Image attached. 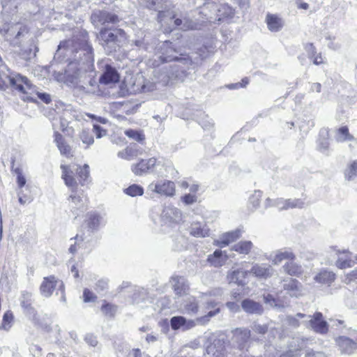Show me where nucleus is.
Listing matches in <instances>:
<instances>
[{"mask_svg":"<svg viewBox=\"0 0 357 357\" xmlns=\"http://www.w3.org/2000/svg\"><path fill=\"white\" fill-rule=\"evenodd\" d=\"M98 38L105 48L115 50L117 43L126 38V33L123 29L113 26L102 27L98 35Z\"/></svg>","mask_w":357,"mask_h":357,"instance_id":"obj_1","label":"nucleus"},{"mask_svg":"<svg viewBox=\"0 0 357 357\" xmlns=\"http://www.w3.org/2000/svg\"><path fill=\"white\" fill-rule=\"evenodd\" d=\"M162 54L160 56V59L162 63H167L171 61H179L184 66H188L192 63L191 58L189 56H183V54L176 49L172 43L165 41L162 46Z\"/></svg>","mask_w":357,"mask_h":357,"instance_id":"obj_2","label":"nucleus"},{"mask_svg":"<svg viewBox=\"0 0 357 357\" xmlns=\"http://www.w3.org/2000/svg\"><path fill=\"white\" fill-rule=\"evenodd\" d=\"M91 20L95 26L109 27L110 24H117L119 22V18L112 13L98 10L93 12Z\"/></svg>","mask_w":357,"mask_h":357,"instance_id":"obj_3","label":"nucleus"},{"mask_svg":"<svg viewBox=\"0 0 357 357\" xmlns=\"http://www.w3.org/2000/svg\"><path fill=\"white\" fill-rule=\"evenodd\" d=\"M61 169H62V178L64 180L65 184L70 188L72 193L77 192V183L74 178V173L67 165H61ZM72 202L77 205L82 201V198L79 195L75 194H71L69 197Z\"/></svg>","mask_w":357,"mask_h":357,"instance_id":"obj_4","label":"nucleus"},{"mask_svg":"<svg viewBox=\"0 0 357 357\" xmlns=\"http://www.w3.org/2000/svg\"><path fill=\"white\" fill-rule=\"evenodd\" d=\"M0 79L6 86H16V89H24V87L30 89L32 86L31 82L28 77L19 73H11Z\"/></svg>","mask_w":357,"mask_h":357,"instance_id":"obj_5","label":"nucleus"},{"mask_svg":"<svg viewBox=\"0 0 357 357\" xmlns=\"http://www.w3.org/2000/svg\"><path fill=\"white\" fill-rule=\"evenodd\" d=\"M168 0H143V5L150 10L158 11V20L160 22L165 21V17L167 13L170 18H172L170 11L165 10L167 8Z\"/></svg>","mask_w":357,"mask_h":357,"instance_id":"obj_6","label":"nucleus"},{"mask_svg":"<svg viewBox=\"0 0 357 357\" xmlns=\"http://www.w3.org/2000/svg\"><path fill=\"white\" fill-rule=\"evenodd\" d=\"M170 14L172 18H170L169 15L166 13L165 19L168 17L171 20H174V24L175 27L178 28L183 31L199 29H200L202 24L204 22V21H202V23L193 21L188 15H185L183 16L182 15L181 17L175 18V16L173 15L171 12Z\"/></svg>","mask_w":357,"mask_h":357,"instance_id":"obj_7","label":"nucleus"},{"mask_svg":"<svg viewBox=\"0 0 357 357\" xmlns=\"http://www.w3.org/2000/svg\"><path fill=\"white\" fill-rule=\"evenodd\" d=\"M232 333V340L236 347L241 350L246 349L250 338V331L245 328H238Z\"/></svg>","mask_w":357,"mask_h":357,"instance_id":"obj_8","label":"nucleus"},{"mask_svg":"<svg viewBox=\"0 0 357 357\" xmlns=\"http://www.w3.org/2000/svg\"><path fill=\"white\" fill-rule=\"evenodd\" d=\"M160 218L164 224L178 223L182 220V213L174 206H167L163 208Z\"/></svg>","mask_w":357,"mask_h":357,"instance_id":"obj_9","label":"nucleus"},{"mask_svg":"<svg viewBox=\"0 0 357 357\" xmlns=\"http://www.w3.org/2000/svg\"><path fill=\"white\" fill-rule=\"evenodd\" d=\"M155 165L156 159L155 158L147 160L142 159L138 163L132 165L131 169L135 175L142 176L153 172Z\"/></svg>","mask_w":357,"mask_h":357,"instance_id":"obj_10","label":"nucleus"},{"mask_svg":"<svg viewBox=\"0 0 357 357\" xmlns=\"http://www.w3.org/2000/svg\"><path fill=\"white\" fill-rule=\"evenodd\" d=\"M120 81V75L117 70L109 64H105L104 70L99 78V83L104 85L118 83Z\"/></svg>","mask_w":357,"mask_h":357,"instance_id":"obj_11","label":"nucleus"},{"mask_svg":"<svg viewBox=\"0 0 357 357\" xmlns=\"http://www.w3.org/2000/svg\"><path fill=\"white\" fill-rule=\"evenodd\" d=\"M111 108L114 110H120L126 115H131L136 113L141 105L140 102L132 100L119 101L110 102Z\"/></svg>","mask_w":357,"mask_h":357,"instance_id":"obj_12","label":"nucleus"},{"mask_svg":"<svg viewBox=\"0 0 357 357\" xmlns=\"http://www.w3.org/2000/svg\"><path fill=\"white\" fill-rule=\"evenodd\" d=\"M149 188L153 192L166 196H173L175 192V185L170 181H160L156 183H151Z\"/></svg>","mask_w":357,"mask_h":357,"instance_id":"obj_13","label":"nucleus"},{"mask_svg":"<svg viewBox=\"0 0 357 357\" xmlns=\"http://www.w3.org/2000/svg\"><path fill=\"white\" fill-rule=\"evenodd\" d=\"M286 321L289 326L293 328H298L301 325L307 328L312 327V318L310 315L305 314L297 313L295 316H287Z\"/></svg>","mask_w":357,"mask_h":357,"instance_id":"obj_14","label":"nucleus"},{"mask_svg":"<svg viewBox=\"0 0 357 357\" xmlns=\"http://www.w3.org/2000/svg\"><path fill=\"white\" fill-rule=\"evenodd\" d=\"M220 312V308L213 311L208 312L205 315L197 318L196 319H186L184 323L183 330H189L197 325H205L210 321V319Z\"/></svg>","mask_w":357,"mask_h":357,"instance_id":"obj_15","label":"nucleus"},{"mask_svg":"<svg viewBox=\"0 0 357 357\" xmlns=\"http://www.w3.org/2000/svg\"><path fill=\"white\" fill-rule=\"evenodd\" d=\"M250 274L259 278L267 279L273 274V269L268 264H255L250 270Z\"/></svg>","mask_w":357,"mask_h":357,"instance_id":"obj_16","label":"nucleus"},{"mask_svg":"<svg viewBox=\"0 0 357 357\" xmlns=\"http://www.w3.org/2000/svg\"><path fill=\"white\" fill-rule=\"evenodd\" d=\"M241 308L247 314L261 315L264 312L263 305L252 299L245 298L241 302Z\"/></svg>","mask_w":357,"mask_h":357,"instance_id":"obj_17","label":"nucleus"},{"mask_svg":"<svg viewBox=\"0 0 357 357\" xmlns=\"http://www.w3.org/2000/svg\"><path fill=\"white\" fill-rule=\"evenodd\" d=\"M335 342L341 351L344 354H351L357 349L356 342L345 336L338 337Z\"/></svg>","mask_w":357,"mask_h":357,"instance_id":"obj_18","label":"nucleus"},{"mask_svg":"<svg viewBox=\"0 0 357 357\" xmlns=\"http://www.w3.org/2000/svg\"><path fill=\"white\" fill-rule=\"evenodd\" d=\"M241 236V231L237 229L223 234L219 239L215 240L213 245L224 248L228 245L230 243L235 241Z\"/></svg>","mask_w":357,"mask_h":357,"instance_id":"obj_19","label":"nucleus"},{"mask_svg":"<svg viewBox=\"0 0 357 357\" xmlns=\"http://www.w3.org/2000/svg\"><path fill=\"white\" fill-rule=\"evenodd\" d=\"M171 282L176 294L182 296L188 294L189 285L185 278L181 276H174Z\"/></svg>","mask_w":357,"mask_h":357,"instance_id":"obj_20","label":"nucleus"},{"mask_svg":"<svg viewBox=\"0 0 357 357\" xmlns=\"http://www.w3.org/2000/svg\"><path fill=\"white\" fill-rule=\"evenodd\" d=\"M294 254L290 250L287 249H281L271 255V261L275 265L280 264L284 260L290 261L294 260Z\"/></svg>","mask_w":357,"mask_h":357,"instance_id":"obj_21","label":"nucleus"},{"mask_svg":"<svg viewBox=\"0 0 357 357\" xmlns=\"http://www.w3.org/2000/svg\"><path fill=\"white\" fill-rule=\"evenodd\" d=\"M191 236L197 238H204L210 236V230L206 225L199 222H192L188 228Z\"/></svg>","mask_w":357,"mask_h":357,"instance_id":"obj_22","label":"nucleus"},{"mask_svg":"<svg viewBox=\"0 0 357 357\" xmlns=\"http://www.w3.org/2000/svg\"><path fill=\"white\" fill-rule=\"evenodd\" d=\"M329 331V325L327 321L324 319L323 314L321 312L314 313V331L325 335Z\"/></svg>","mask_w":357,"mask_h":357,"instance_id":"obj_23","label":"nucleus"},{"mask_svg":"<svg viewBox=\"0 0 357 357\" xmlns=\"http://www.w3.org/2000/svg\"><path fill=\"white\" fill-rule=\"evenodd\" d=\"M57 282L53 275L44 278L40 287L41 294L45 297H50L52 294Z\"/></svg>","mask_w":357,"mask_h":357,"instance_id":"obj_24","label":"nucleus"},{"mask_svg":"<svg viewBox=\"0 0 357 357\" xmlns=\"http://www.w3.org/2000/svg\"><path fill=\"white\" fill-rule=\"evenodd\" d=\"M228 257L225 252L220 250H216L212 255H209L207 261L214 267H221L227 261Z\"/></svg>","mask_w":357,"mask_h":357,"instance_id":"obj_25","label":"nucleus"},{"mask_svg":"<svg viewBox=\"0 0 357 357\" xmlns=\"http://www.w3.org/2000/svg\"><path fill=\"white\" fill-rule=\"evenodd\" d=\"M199 310V301L194 296L188 297L183 304L184 313L190 315H196Z\"/></svg>","mask_w":357,"mask_h":357,"instance_id":"obj_26","label":"nucleus"},{"mask_svg":"<svg viewBox=\"0 0 357 357\" xmlns=\"http://www.w3.org/2000/svg\"><path fill=\"white\" fill-rule=\"evenodd\" d=\"M142 154V149L139 148L135 144H130L125 149L118 153V156L121 158L131 160L139 155Z\"/></svg>","mask_w":357,"mask_h":357,"instance_id":"obj_27","label":"nucleus"},{"mask_svg":"<svg viewBox=\"0 0 357 357\" xmlns=\"http://www.w3.org/2000/svg\"><path fill=\"white\" fill-rule=\"evenodd\" d=\"M275 202H277L276 206L281 210H287L288 208H303L305 205L304 202L300 199L285 200L283 199H278Z\"/></svg>","mask_w":357,"mask_h":357,"instance_id":"obj_28","label":"nucleus"},{"mask_svg":"<svg viewBox=\"0 0 357 357\" xmlns=\"http://www.w3.org/2000/svg\"><path fill=\"white\" fill-rule=\"evenodd\" d=\"M54 142L61 155L67 158L72 157L71 147L64 140L63 136L58 132H54Z\"/></svg>","mask_w":357,"mask_h":357,"instance_id":"obj_29","label":"nucleus"},{"mask_svg":"<svg viewBox=\"0 0 357 357\" xmlns=\"http://www.w3.org/2000/svg\"><path fill=\"white\" fill-rule=\"evenodd\" d=\"M248 274H250V271L237 269L228 273L227 279L229 282H234L239 285H243L244 284V280L246 278Z\"/></svg>","mask_w":357,"mask_h":357,"instance_id":"obj_30","label":"nucleus"},{"mask_svg":"<svg viewBox=\"0 0 357 357\" xmlns=\"http://www.w3.org/2000/svg\"><path fill=\"white\" fill-rule=\"evenodd\" d=\"M211 52V51L206 46L204 45L201 47L197 50V52L195 53V54L197 55L196 56H189V58L192 59V63L191 64H188V66H186L188 68H190V66H192V68H194L195 66H198L203 59L207 58L210 55Z\"/></svg>","mask_w":357,"mask_h":357,"instance_id":"obj_31","label":"nucleus"},{"mask_svg":"<svg viewBox=\"0 0 357 357\" xmlns=\"http://www.w3.org/2000/svg\"><path fill=\"white\" fill-rule=\"evenodd\" d=\"M284 289L287 291V294L291 297H298L301 295L298 282L296 280L289 279L284 281Z\"/></svg>","mask_w":357,"mask_h":357,"instance_id":"obj_32","label":"nucleus"},{"mask_svg":"<svg viewBox=\"0 0 357 357\" xmlns=\"http://www.w3.org/2000/svg\"><path fill=\"white\" fill-rule=\"evenodd\" d=\"M266 21L268 29L271 31H278L283 26L282 19L276 15L268 14L266 17Z\"/></svg>","mask_w":357,"mask_h":357,"instance_id":"obj_33","label":"nucleus"},{"mask_svg":"<svg viewBox=\"0 0 357 357\" xmlns=\"http://www.w3.org/2000/svg\"><path fill=\"white\" fill-rule=\"evenodd\" d=\"M314 279L321 284L330 285L335 280V275L332 271L323 270L316 275Z\"/></svg>","mask_w":357,"mask_h":357,"instance_id":"obj_34","label":"nucleus"},{"mask_svg":"<svg viewBox=\"0 0 357 357\" xmlns=\"http://www.w3.org/2000/svg\"><path fill=\"white\" fill-rule=\"evenodd\" d=\"M282 269L286 273L292 276H298L303 272L302 267L295 263L294 260L285 263Z\"/></svg>","mask_w":357,"mask_h":357,"instance_id":"obj_35","label":"nucleus"},{"mask_svg":"<svg viewBox=\"0 0 357 357\" xmlns=\"http://www.w3.org/2000/svg\"><path fill=\"white\" fill-rule=\"evenodd\" d=\"M15 29L17 30V31L14 38L11 40V44L14 46L20 47L22 41L28 34L29 29L26 26L20 25L19 27H16Z\"/></svg>","mask_w":357,"mask_h":357,"instance_id":"obj_36","label":"nucleus"},{"mask_svg":"<svg viewBox=\"0 0 357 357\" xmlns=\"http://www.w3.org/2000/svg\"><path fill=\"white\" fill-rule=\"evenodd\" d=\"M77 117L75 111H73L71 108L65 109L63 114L61 118V129L62 131L65 132L66 130L70 120L73 119H77Z\"/></svg>","mask_w":357,"mask_h":357,"instance_id":"obj_37","label":"nucleus"},{"mask_svg":"<svg viewBox=\"0 0 357 357\" xmlns=\"http://www.w3.org/2000/svg\"><path fill=\"white\" fill-rule=\"evenodd\" d=\"M337 140L340 142L354 141L355 137L350 133L348 126H343L336 130Z\"/></svg>","mask_w":357,"mask_h":357,"instance_id":"obj_38","label":"nucleus"},{"mask_svg":"<svg viewBox=\"0 0 357 357\" xmlns=\"http://www.w3.org/2000/svg\"><path fill=\"white\" fill-rule=\"evenodd\" d=\"M252 243L250 241H241L232 246L231 250L240 254L248 255L252 248Z\"/></svg>","mask_w":357,"mask_h":357,"instance_id":"obj_39","label":"nucleus"},{"mask_svg":"<svg viewBox=\"0 0 357 357\" xmlns=\"http://www.w3.org/2000/svg\"><path fill=\"white\" fill-rule=\"evenodd\" d=\"M223 347L220 340H215L213 344L206 348L208 354H212L214 357H221L222 355Z\"/></svg>","mask_w":357,"mask_h":357,"instance_id":"obj_40","label":"nucleus"},{"mask_svg":"<svg viewBox=\"0 0 357 357\" xmlns=\"http://www.w3.org/2000/svg\"><path fill=\"white\" fill-rule=\"evenodd\" d=\"M194 118L205 130H209L213 127V123L208 119V116L202 111H197V114H194Z\"/></svg>","mask_w":357,"mask_h":357,"instance_id":"obj_41","label":"nucleus"},{"mask_svg":"<svg viewBox=\"0 0 357 357\" xmlns=\"http://www.w3.org/2000/svg\"><path fill=\"white\" fill-rule=\"evenodd\" d=\"M96 95L105 98H122L128 96L130 93L129 91H116L113 93H110L109 91H96Z\"/></svg>","mask_w":357,"mask_h":357,"instance_id":"obj_42","label":"nucleus"},{"mask_svg":"<svg viewBox=\"0 0 357 357\" xmlns=\"http://www.w3.org/2000/svg\"><path fill=\"white\" fill-rule=\"evenodd\" d=\"M344 176L348 181L357 177V160H354L348 165L344 172Z\"/></svg>","mask_w":357,"mask_h":357,"instance_id":"obj_43","label":"nucleus"},{"mask_svg":"<svg viewBox=\"0 0 357 357\" xmlns=\"http://www.w3.org/2000/svg\"><path fill=\"white\" fill-rule=\"evenodd\" d=\"M101 217L96 213L89 214L88 226L91 230H96L100 223Z\"/></svg>","mask_w":357,"mask_h":357,"instance_id":"obj_44","label":"nucleus"},{"mask_svg":"<svg viewBox=\"0 0 357 357\" xmlns=\"http://www.w3.org/2000/svg\"><path fill=\"white\" fill-rule=\"evenodd\" d=\"M124 133L128 137L139 142H142L145 139L143 133L139 130L128 129L125 130Z\"/></svg>","mask_w":357,"mask_h":357,"instance_id":"obj_45","label":"nucleus"},{"mask_svg":"<svg viewBox=\"0 0 357 357\" xmlns=\"http://www.w3.org/2000/svg\"><path fill=\"white\" fill-rule=\"evenodd\" d=\"M77 173L79 177V181L82 185H84V182L87 180L89 176V167L85 164L83 167H79L77 169Z\"/></svg>","mask_w":357,"mask_h":357,"instance_id":"obj_46","label":"nucleus"},{"mask_svg":"<svg viewBox=\"0 0 357 357\" xmlns=\"http://www.w3.org/2000/svg\"><path fill=\"white\" fill-rule=\"evenodd\" d=\"M79 139L87 146L93 144L94 142L93 137L89 130L83 129L79 134Z\"/></svg>","mask_w":357,"mask_h":357,"instance_id":"obj_47","label":"nucleus"},{"mask_svg":"<svg viewBox=\"0 0 357 357\" xmlns=\"http://www.w3.org/2000/svg\"><path fill=\"white\" fill-rule=\"evenodd\" d=\"M125 193L127 195L135 197L137 195H142L144 190L140 185L133 184L124 190Z\"/></svg>","mask_w":357,"mask_h":357,"instance_id":"obj_48","label":"nucleus"},{"mask_svg":"<svg viewBox=\"0 0 357 357\" xmlns=\"http://www.w3.org/2000/svg\"><path fill=\"white\" fill-rule=\"evenodd\" d=\"M13 320V313L10 311H7L3 317L2 324L0 328H3L6 331H8L11 327V324Z\"/></svg>","mask_w":357,"mask_h":357,"instance_id":"obj_49","label":"nucleus"},{"mask_svg":"<svg viewBox=\"0 0 357 357\" xmlns=\"http://www.w3.org/2000/svg\"><path fill=\"white\" fill-rule=\"evenodd\" d=\"M185 321V318L182 316L173 317L170 320L172 328L177 330L181 327L183 328Z\"/></svg>","mask_w":357,"mask_h":357,"instance_id":"obj_50","label":"nucleus"},{"mask_svg":"<svg viewBox=\"0 0 357 357\" xmlns=\"http://www.w3.org/2000/svg\"><path fill=\"white\" fill-rule=\"evenodd\" d=\"M20 304L23 310L32 305L31 294L27 291L23 292L22 294Z\"/></svg>","mask_w":357,"mask_h":357,"instance_id":"obj_51","label":"nucleus"},{"mask_svg":"<svg viewBox=\"0 0 357 357\" xmlns=\"http://www.w3.org/2000/svg\"><path fill=\"white\" fill-rule=\"evenodd\" d=\"M102 312L109 317H113L116 311V307L110 303H105L101 307Z\"/></svg>","mask_w":357,"mask_h":357,"instance_id":"obj_52","label":"nucleus"},{"mask_svg":"<svg viewBox=\"0 0 357 357\" xmlns=\"http://www.w3.org/2000/svg\"><path fill=\"white\" fill-rule=\"evenodd\" d=\"M250 79L248 77H244L241 79V82L232 83L226 85V88L229 89H238L239 88H245L248 86L249 84Z\"/></svg>","mask_w":357,"mask_h":357,"instance_id":"obj_53","label":"nucleus"},{"mask_svg":"<svg viewBox=\"0 0 357 357\" xmlns=\"http://www.w3.org/2000/svg\"><path fill=\"white\" fill-rule=\"evenodd\" d=\"M252 329L255 333L264 335L268 332V326L267 324L254 323L252 326Z\"/></svg>","mask_w":357,"mask_h":357,"instance_id":"obj_54","label":"nucleus"},{"mask_svg":"<svg viewBox=\"0 0 357 357\" xmlns=\"http://www.w3.org/2000/svg\"><path fill=\"white\" fill-rule=\"evenodd\" d=\"M24 312L29 317V319H31L32 321H33L35 322L38 321L39 319L38 317V314H37L36 310L34 309V307H32V305L24 309Z\"/></svg>","mask_w":357,"mask_h":357,"instance_id":"obj_55","label":"nucleus"},{"mask_svg":"<svg viewBox=\"0 0 357 357\" xmlns=\"http://www.w3.org/2000/svg\"><path fill=\"white\" fill-rule=\"evenodd\" d=\"M218 303L213 300H206L204 303V312H206L207 310L210 312L218 309V307H216Z\"/></svg>","mask_w":357,"mask_h":357,"instance_id":"obj_56","label":"nucleus"},{"mask_svg":"<svg viewBox=\"0 0 357 357\" xmlns=\"http://www.w3.org/2000/svg\"><path fill=\"white\" fill-rule=\"evenodd\" d=\"M222 293H223V291L221 288H216V289H212L208 292L202 293L200 297H201L202 300H205V297H206V296H220L222 294Z\"/></svg>","mask_w":357,"mask_h":357,"instance_id":"obj_57","label":"nucleus"},{"mask_svg":"<svg viewBox=\"0 0 357 357\" xmlns=\"http://www.w3.org/2000/svg\"><path fill=\"white\" fill-rule=\"evenodd\" d=\"M14 172L17 174V182L18 186L22 188L26 184V178L22 175V172L20 168H15Z\"/></svg>","mask_w":357,"mask_h":357,"instance_id":"obj_58","label":"nucleus"},{"mask_svg":"<svg viewBox=\"0 0 357 357\" xmlns=\"http://www.w3.org/2000/svg\"><path fill=\"white\" fill-rule=\"evenodd\" d=\"M261 197V192L260 191H255L250 197V202L254 208H257L259 205Z\"/></svg>","mask_w":357,"mask_h":357,"instance_id":"obj_59","label":"nucleus"},{"mask_svg":"<svg viewBox=\"0 0 357 357\" xmlns=\"http://www.w3.org/2000/svg\"><path fill=\"white\" fill-rule=\"evenodd\" d=\"M93 132L96 135V138H101L107 135V130L98 124L93 125Z\"/></svg>","mask_w":357,"mask_h":357,"instance_id":"obj_60","label":"nucleus"},{"mask_svg":"<svg viewBox=\"0 0 357 357\" xmlns=\"http://www.w3.org/2000/svg\"><path fill=\"white\" fill-rule=\"evenodd\" d=\"M67 74L68 71H65L64 73L55 72L54 76L57 82L68 84V80L66 79Z\"/></svg>","mask_w":357,"mask_h":357,"instance_id":"obj_61","label":"nucleus"},{"mask_svg":"<svg viewBox=\"0 0 357 357\" xmlns=\"http://www.w3.org/2000/svg\"><path fill=\"white\" fill-rule=\"evenodd\" d=\"M263 298H264V302L266 304L269 305L271 307H277L278 306L277 301L272 295H271V294L264 295Z\"/></svg>","mask_w":357,"mask_h":357,"instance_id":"obj_62","label":"nucleus"},{"mask_svg":"<svg viewBox=\"0 0 357 357\" xmlns=\"http://www.w3.org/2000/svg\"><path fill=\"white\" fill-rule=\"evenodd\" d=\"M83 296L84 302L93 301L96 298L93 293L88 289L84 290Z\"/></svg>","mask_w":357,"mask_h":357,"instance_id":"obj_63","label":"nucleus"},{"mask_svg":"<svg viewBox=\"0 0 357 357\" xmlns=\"http://www.w3.org/2000/svg\"><path fill=\"white\" fill-rule=\"evenodd\" d=\"M181 199L185 204H192L197 201V197L195 195L188 194L182 197Z\"/></svg>","mask_w":357,"mask_h":357,"instance_id":"obj_64","label":"nucleus"}]
</instances>
